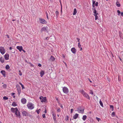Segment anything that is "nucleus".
<instances>
[{
  "mask_svg": "<svg viewBox=\"0 0 123 123\" xmlns=\"http://www.w3.org/2000/svg\"><path fill=\"white\" fill-rule=\"evenodd\" d=\"M38 66L40 67L42 65L41 64H40V63H38Z\"/></svg>",
  "mask_w": 123,
  "mask_h": 123,
  "instance_id": "obj_45",
  "label": "nucleus"
},
{
  "mask_svg": "<svg viewBox=\"0 0 123 123\" xmlns=\"http://www.w3.org/2000/svg\"><path fill=\"white\" fill-rule=\"evenodd\" d=\"M77 39L78 40V42L80 43V39L78 38H77Z\"/></svg>",
  "mask_w": 123,
  "mask_h": 123,
  "instance_id": "obj_47",
  "label": "nucleus"
},
{
  "mask_svg": "<svg viewBox=\"0 0 123 123\" xmlns=\"http://www.w3.org/2000/svg\"><path fill=\"white\" fill-rule=\"evenodd\" d=\"M69 117L68 116H67L65 118L66 121H68V120Z\"/></svg>",
  "mask_w": 123,
  "mask_h": 123,
  "instance_id": "obj_34",
  "label": "nucleus"
},
{
  "mask_svg": "<svg viewBox=\"0 0 123 123\" xmlns=\"http://www.w3.org/2000/svg\"><path fill=\"white\" fill-rule=\"evenodd\" d=\"M90 93L92 95H93V92L92 90H90Z\"/></svg>",
  "mask_w": 123,
  "mask_h": 123,
  "instance_id": "obj_40",
  "label": "nucleus"
},
{
  "mask_svg": "<svg viewBox=\"0 0 123 123\" xmlns=\"http://www.w3.org/2000/svg\"><path fill=\"white\" fill-rule=\"evenodd\" d=\"M57 111L58 112H60V108H58L57 109Z\"/></svg>",
  "mask_w": 123,
  "mask_h": 123,
  "instance_id": "obj_46",
  "label": "nucleus"
},
{
  "mask_svg": "<svg viewBox=\"0 0 123 123\" xmlns=\"http://www.w3.org/2000/svg\"><path fill=\"white\" fill-rule=\"evenodd\" d=\"M117 12L118 13V15L119 16L120 15V13H121L120 11L119 10H117Z\"/></svg>",
  "mask_w": 123,
  "mask_h": 123,
  "instance_id": "obj_32",
  "label": "nucleus"
},
{
  "mask_svg": "<svg viewBox=\"0 0 123 123\" xmlns=\"http://www.w3.org/2000/svg\"><path fill=\"white\" fill-rule=\"evenodd\" d=\"M44 112L45 113H46V110H45V111H44Z\"/></svg>",
  "mask_w": 123,
  "mask_h": 123,
  "instance_id": "obj_60",
  "label": "nucleus"
},
{
  "mask_svg": "<svg viewBox=\"0 0 123 123\" xmlns=\"http://www.w3.org/2000/svg\"><path fill=\"white\" fill-rule=\"evenodd\" d=\"M0 73L2 74L4 77L6 76V72L4 70H2L0 71Z\"/></svg>",
  "mask_w": 123,
  "mask_h": 123,
  "instance_id": "obj_14",
  "label": "nucleus"
},
{
  "mask_svg": "<svg viewBox=\"0 0 123 123\" xmlns=\"http://www.w3.org/2000/svg\"><path fill=\"white\" fill-rule=\"evenodd\" d=\"M62 90L63 92L66 94H68L69 92L68 89L66 87H64L63 88Z\"/></svg>",
  "mask_w": 123,
  "mask_h": 123,
  "instance_id": "obj_5",
  "label": "nucleus"
},
{
  "mask_svg": "<svg viewBox=\"0 0 123 123\" xmlns=\"http://www.w3.org/2000/svg\"><path fill=\"white\" fill-rule=\"evenodd\" d=\"M19 84L21 86V87H22V89H23L24 88V86H23V85L21 83V82H19Z\"/></svg>",
  "mask_w": 123,
  "mask_h": 123,
  "instance_id": "obj_30",
  "label": "nucleus"
},
{
  "mask_svg": "<svg viewBox=\"0 0 123 123\" xmlns=\"http://www.w3.org/2000/svg\"><path fill=\"white\" fill-rule=\"evenodd\" d=\"M121 16L123 17V12H122L121 13Z\"/></svg>",
  "mask_w": 123,
  "mask_h": 123,
  "instance_id": "obj_51",
  "label": "nucleus"
},
{
  "mask_svg": "<svg viewBox=\"0 0 123 123\" xmlns=\"http://www.w3.org/2000/svg\"><path fill=\"white\" fill-rule=\"evenodd\" d=\"M11 110L12 112L15 113L17 117L19 118H20L21 116L20 115V112L17 108H12L11 109Z\"/></svg>",
  "mask_w": 123,
  "mask_h": 123,
  "instance_id": "obj_1",
  "label": "nucleus"
},
{
  "mask_svg": "<svg viewBox=\"0 0 123 123\" xmlns=\"http://www.w3.org/2000/svg\"><path fill=\"white\" fill-rule=\"evenodd\" d=\"M3 98V99L5 100H7L8 99V98L6 96L4 97Z\"/></svg>",
  "mask_w": 123,
  "mask_h": 123,
  "instance_id": "obj_36",
  "label": "nucleus"
},
{
  "mask_svg": "<svg viewBox=\"0 0 123 123\" xmlns=\"http://www.w3.org/2000/svg\"><path fill=\"white\" fill-rule=\"evenodd\" d=\"M10 68V66L8 65H6V68L7 70L8 69Z\"/></svg>",
  "mask_w": 123,
  "mask_h": 123,
  "instance_id": "obj_29",
  "label": "nucleus"
},
{
  "mask_svg": "<svg viewBox=\"0 0 123 123\" xmlns=\"http://www.w3.org/2000/svg\"><path fill=\"white\" fill-rule=\"evenodd\" d=\"M61 14H62V9L61 10Z\"/></svg>",
  "mask_w": 123,
  "mask_h": 123,
  "instance_id": "obj_54",
  "label": "nucleus"
},
{
  "mask_svg": "<svg viewBox=\"0 0 123 123\" xmlns=\"http://www.w3.org/2000/svg\"><path fill=\"white\" fill-rule=\"evenodd\" d=\"M47 28L45 27H43L42 28L41 30V31L42 32L43 31H47Z\"/></svg>",
  "mask_w": 123,
  "mask_h": 123,
  "instance_id": "obj_16",
  "label": "nucleus"
},
{
  "mask_svg": "<svg viewBox=\"0 0 123 123\" xmlns=\"http://www.w3.org/2000/svg\"><path fill=\"white\" fill-rule=\"evenodd\" d=\"M7 37L9 38V36L8 35H7Z\"/></svg>",
  "mask_w": 123,
  "mask_h": 123,
  "instance_id": "obj_62",
  "label": "nucleus"
},
{
  "mask_svg": "<svg viewBox=\"0 0 123 123\" xmlns=\"http://www.w3.org/2000/svg\"><path fill=\"white\" fill-rule=\"evenodd\" d=\"M14 94H15V93H12V95H13Z\"/></svg>",
  "mask_w": 123,
  "mask_h": 123,
  "instance_id": "obj_61",
  "label": "nucleus"
},
{
  "mask_svg": "<svg viewBox=\"0 0 123 123\" xmlns=\"http://www.w3.org/2000/svg\"><path fill=\"white\" fill-rule=\"evenodd\" d=\"M78 47L79 48H80L81 47V45L80 44V43H78Z\"/></svg>",
  "mask_w": 123,
  "mask_h": 123,
  "instance_id": "obj_41",
  "label": "nucleus"
},
{
  "mask_svg": "<svg viewBox=\"0 0 123 123\" xmlns=\"http://www.w3.org/2000/svg\"><path fill=\"white\" fill-rule=\"evenodd\" d=\"M99 104L102 107H103V105L102 101L100 99L99 102Z\"/></svg>",
  "mask_w": 123,
  "mask_h": 123,
  "instance_id": "obj_26",
  "label": "nucleus"
},
{
  "mask_svg": "<svg viewBox=\"0 0 123 123\" xmlns=\"http://www.w3.org/2000/svg\"><path fill=\"white\" fill-rule=\"evenodd\" d=\"M62 56L64 57V58L65 57V55L64 54H62Z\"/></svg>",
  "mask_w": 123,
  "mask_h": 123,
  "instance_id": "obj_55",
  "label": "nucleus"
},
{
  "mask_svg": "<svg viewBox=\"0 0 123 123\" xmlns=\"http://www.w3.org/2000/svg\"><path fill=\"white\" fill-rule=\"evenodd\" d=\"M77 12L76 9V8H75L74 9V11L73 13V15H75L76 14Z\"/></svg>",
  "mask_w": 123,
  "mask_h": 123,
  "instance_id": "obj_23",
  "label": "nucleus"
},
{
  "mask_svg": "<svg viewBox=\"0 0 123 123\" xmlns=\"http://www.w3.org/2000/svg\"><path fill=\"white\" fill-rule=\"evenodd\" d=\"M61 107L62 108H63V106H62V105H61Z\"/></svg>",
  "mask_w": 123,
  "mask_h": 123,
  "instance_id": "obj_56",
  "label": "nucleus"
},
{
  "mask_svg": "<svg viewBox=\"0 0 123 123\" xmlns=\"http://www.w3.org/2000/svg\"><path fill=\"white\" fill-rule=\"evenodd\" d=\"M18 71L19 72V74L20 76H21L22 75V72L20 70H19Z\"/></svg>",
  "mask_w": 123,
  "mask_h": 123,
  "instance_id": "obj_37",
  "label": "nucleus"
},
{
  "mask_svg": "<svg viewBox=\"0 0 123 123\" xmlns=\"http://www.w3.org/2000/svg\"><path fill=\"white\" fill-rule=\"evenodd\" d=\"M84 109L83 108H82L80 107H79L77 108V111L80 113L83 114L84 112Z\"/></svg>",
  "mask_w": 123,
  "mask_h": 123,
  "instance_id": "obj_4",
  "label": "nucleus"
},
{
  "mask_svg": "<svg viewBox=\"0 0 123 123\" xmlns=\"http://www.w3.org/2000/svg\"><path fill=\"white\" fill-rule=\"evenodd\" d=\"M115 113L114 112H113L111 114V115L112 116H113L115 115Z\"/></svg>",
  "mask_w": 123,
  "mask_h": 123,
  "instance_id": "obj_44",
  "label": "nucleus"
},
{
  "mask_svg": "<svg viewBox=\"0 0 123 123\" xmlns=\"http://www.w3.org/2000/svg\"><path fill=\"white\" fill-rule=\"evenodd\" d=\"M110 108H111L112 109V111L113 110V105H110Z\"/></svg>",
  "mask_w": 123,
  "mask_h": 123,
  "instance_id": "obj_39",
  "label": "nucleus"
},
{
  "mask_svg": "<svg viewBox=\"0 0 123 123\" xmlns=\"http://www.w3.org/2000/svg\"><path fill=\"white\" fill-rule=\"evenodd\" d=\"M28 108L30 110H32L34 108V105L31 103H29L27 105Z\"/></svg>",
  "mask_w": 123,
  "mask_h": 123,
  "instance_id": "obj_3",
  "label": "nucleus"
},
{
  "mask_svg": "<svg viewBox=\"0 0 123 123\" xmlns=\"http://www.w3.org/2000/svg\"><path fill=\"white\" fill-rule=\"evenodd\" d=\"M40 23L42 24H46L47 22L44 19H40Z\"/></svg>",
  "mask_w": 123,
  "mask_h": 123,
  "instance_id": "obj_10",
  "label": "nucleus"
},
{
  "mask_svg": "<svg viewBox=\"0 0 123 123\" xmlns=\"http://www.w3.org/2000/svg\"><path fill=\"white\" fill-rule=\"evenodd\" d=\"M17 48L18 49L19 51L21 52L22 51V49H23V47L21 46H17Z\"/></svg>",
  "mask_w": 123,
  "mask_h": 123,
  "instance_id": "obj_12",
  "label": "nucleus"
},
{
  "mask_svg": "<svg viewBox=\"0 0 123 123\" xmlns=\"http://www.w3.org/2000/svg\"><path fill=\"white\" fill-rule=\"evenodd\" d=\"M4 58L6 60H7L9 59V55L8 53H6L4 55Z\"/></svg>",
  "mask_w": 123,
  "mask_h": 123,
  "instance_id": "obj_13",
  "label": "nucleus"
},
{
  "mask_svg": "<svg viewBox=\"0 0 123 123\" xmlns=\"http://www.w3.org/2000/svg\"><path fill=\"white\" fill-rule=\"evenodd\" d=\"M55 14L56 17H58L59 15V12L58 11H56L55 12Z\"/></svg>",
  "mask_w": 123,
  "mask_h": 123,
  "instance_id": "obj_31",
  "label": "nucleus"
},
{
  "mask_svg": "<svg viewBox=\"0 0 123 123\" xmlns=\"http://www.w3.org/2000/svg\"><path fill=\"white\" fill-rule=\"evenodd\" d=\"M87 116L86 115H84L83 116L82 119L84 121H85L86 119Z\"/></svg>",
  "mask_w": 123,
  "mask_h": 123,
  "instance_id": "obj_25",
  "label": "nucleus"
},
{
  "mask_svg": "<svg viewBox=\"0 0 123 123\" xmlns=\"http://www.w3.org/2000/svg\"><path fill=\"white\" fill-rule=\"evenodd\" d=\"M92 9L93 11V12L94 13V14H96V13H98L97 12V11L95 8H92Z\"/></svg>",
  "mask_w": 123,
  "mask_h": 123,
  "instance_id": "obj_20",
  "label": "nucleus"
},
{
  "mask_svg": "<svg viewBox=\"0 0 123 123\" xmlns=\"http://www.w3.org/2000/svg\"><path fill=\"white\" fill-rule=\"evenodd\" d=\"M116 5L118 7H119L120 6V4L119 3L118 1H117L116 2Z\"/></svg>",
  "mask_w": 123,
  "mask_h": 123,
  "instance_id": "obj_27",
  "label": "nucleus"
},
{
  "mask_svg": "<svg viewBox=\"0 0 123 123\" xmlns=\"http://www.w3.org/2000/svg\"><path fill=\"white\" fill-rule=\"evenodd\" d=\"M49 39V38L48 37L46 38V40H48Z\"/></svg>",
  "mask_w": 123,
  "mask_h": 123,
  "instance_id": "obj_50",
  "label": "nucleus"
},
{
  "mask_svg": "<svg viewBox=\"0 0 123 123\" xmlns=\"http://www.w3.org/2000/svg\"><path fill=\"white\" fill-rule=\"evenodd\" d=\"M46 16H47V18L48 19L49 18H48V14L47 13V12H46Z\"/></svg>",
  "mask_w": 123,
  "mask_h": 123,
  "instance_id": "obj_52",
  "label": "nucleus"
},
{
  "mask_svg": "<svg viewBox=\"0 0 123 123\" xmlns=\"http://www.w3.org/2000/svg\"><path fill=\"white\" fill-rule=\"evenodd\" d=\"M0 61L2 63H4V60L1 57L0 58Z\"/></svg>",
  "mask_w": 123,
  "mask_h": 123,
  "instance_id": "obj_24",
  "label": "nucleus"
},
{
  "mask_svg": "<svg viewBox=\"0 0 123 123\" xmlns=\"http://www.w3.org/2000/svg\"><path fill=\"white\" fill-rule=\"evenodd\" d=\"M61 10L62 9V6L61 4Z\"/></svg>",
  "mask_w": 123,
  "mask_h": 123,
  "instance_id": "obj_59",
  "label": "nucleus"
},
{
  "mask_svg": "<svg viewBox=\"0 0 123 123\" xmlns=\"http://www.w3.org/2000/svg\"><path fill=\"white\" fill-rule=\"evenodd\" d=\"M42 116H43V118H45V114H43L42 115Z\"/></svg>",
  "mask_w": 123,
  "mask_h": 123,
  "instance_id": "obj_42",
  "label": "nucleus"
},
{
  "mask_svg": "<svg viewBox=\"0 0 123 123\" xmlns=\"http://www.w3.org/2000/svg\"><path fill=\"white\" fill-rule=\"evenodd\" d=\"M96 119L99 122V121H100L101 120V119L100 118H99L97 117H96Z\"/></svg>",
  "mask_w": 123,
  "mask_h": 123,
  "instance_id": "obj_35",
  "label": "nucleus"
},
{
  "mask_svg": "<svg viewBox=\"0 0 123 123\" xmlns=\"http://www.w3.org/2000/svg\"><path fill=\"white\" fill-rule=\"evenodd\" d=\"M21 103L23 104H25L26 103V100L25 98H23L21 100Z\"/></svg>",
  "mask_w": 123,
  "mask_h": 123,
  "instance_id": "obj_11",
  "label": "nucleus"
},
{
  "mask_svg": "<svg viewBox=\"0 0 123 123\" xmlns=\"http://www.w3.org/2000/svg\"><path fill=\"white\" fill-rule=\"evenodd\" d=\"M56 100H58V98H56Z\"/></svg>",
  "mask_w": 123,
  "mask_h": 123,
  "instance_id": "obj_63",
  "label": "nucleus"
},
{
  "mask_svg": "<svg viewBox=\"0 0 123 123\" xmlns=\"http://www.w3.org/2000/svg\"><path fill=\"white\" fill-rule=\"evenodd\" d=\"M0 52L2 55L4 54L5 52L4 48L3 47H0Z\"/></svg>",
  "mask_w": 123,
  "mask_h": 123,
  "instance_id": "obj_6",
  "label": "nucleus"
},
{
  "mask_svg": "<svg viewBox=\"0 0 123 123\" xmlns=\"http://www.w3.org/2000/svg\"><path fill=\"white\" fill-rule=\"evenodd\" d=\"M40 111V109H39L38 110H36V112L38 114H39V113Z\"/></svg>",
  "mask_w": 123,
  "mask_h": 123,
  "instance_id": "obj_38",
  "label": "nucleus"
},
{
  "mask_svg": "<svg viewBox=\"0 0 123 123\" xmlns=\"http://www.w3.org/2000/svg\"><path fill=\"white\" fill-rule=\"evenodd\" d=\"M50 59L51 61H53L55 60V58L53 56H51L50 58Z\"/></svg>",
  "mask_w": 123,
  "mask_h": 123,
  "instance_id": "obj_19",
  "label": "nucleus"
},
{
  "mask_svg": "<svg viewBox=\"0 0 123 123\" xmlns=\"http://www.w3.org/2000/svg\"><path fill=\"white\" fill-rule=\"evenodd\" d=\"M92 6L93 7V8H94V7H95V5H94V4H92Z\"/></svg>",
  "mask_w": 123,
  "mask_h": 123,
  "instance_id": "obj_53",
  "label": "nucleus"
},
{
  "mask_svg": "<svg viewBox=\"0 0 123 123\" xmlns=\"http://www.w3.org/2000/svg\"><path fill=\"white\" fill-rule=\"evenodd\" d=\"M95 2L94 1H92V4H95Z\"/></svg>",
  "mask_w": 123,
  "mask_h": 123,
  "instance_id": "obj_48",
  "label": "nucleus"
},
{
  "mask_svg": "<svg viewBox=\"0 0 123 123\" xmlns=\"http://www.w3.org/2000/svg\"><path fill=\"white\" fill-rule=\"evenodd\" d=\"M81 48V49H80V50H81V49H82V48L81 47L80 48Z\"/></svg>",
  "mask_w": 123,
  "mask_h": 123,
  "instance_id": "obj_64",
  "label": "nucleus"
},
{
  "mask_svg": "<svg viewBox=\"0 0 123 123\" xmlns=\"http://www.w3.org/2000/svg\"><path fill=\"white\" fill-rule=\"evenodd\" d=\"M80 92L84 97L89 100L90 99V98L88 95L83 90H80Z\"/></svg>",
  "mask_w": 123,
  "mask_h": 123,
  "instance_id": "obj_2",
  "label": "nucleus"
},
{
  "mask_svg": "<svg viewBox=\"0 0 123 123\" xmlns=\"http://www.w3.org/2000/svg\"><path fill=\"white\" fill-rule=\"evenodd\" d=\"M3 88H6V87L7 86L6 84H5L3 85Z\"/></svg>",
  "mask_w": 123,
  "mask_h": 123,
  "instance_id": "obj_33",
  "label": "nucleus"
},
{
  "mask_svg": "<svg viewBox=\"0 0 123 123\" xmlns=\"http://www.w3.org/2000/svg\"><path fill=\"white\" fill-rule=\"evenodd\" d=\"M12 105L14 106H15L17 105L16 103L14 102L12 104Z\"/></svg>",
  "mask_w": 123,
  "mask_h": 123,
  "instance_id": "obj_28",
  "label": "nucleus"
},
{
  "mask_svg": "<svg viewBox=\"0 0 123 123\" xmlns=\"http://www.w3.org/2000/svg\"><path fill=\"white\" fill-rule=\"evenodd\" d=\"M44 74V71L43 70H41L40 73V76L42 77Z\"/></svg>",
  "mask_w": 123,
  "mask_h": 123,
  "instance_id": "obj_17",
  "label": "nucleus"
},
{
  "mask_svg": "<svg viewBox=\"0 0 123 123\" xmlns=\"http://www.w3.org/2000/svg\"><path fill=\"white\" fill-rule=\"evenodd\" d=\"M22 114L23 116H28L29 115V113L25 111H23Z\"/></svg>",
  "mask_w": 123,
  "mask_h": 123,
  "instance_id": "obj_9",
  "label": "nucleus"
},
{
  "mask_svg": "<svg viewBox=\"0 0 123 123\" xmlns=\"http://www.w3.org/2000/svg\"><path fill=\"white\" fill-rule=\"evenodd\" d=\"M16 87L18 90V94L19 95L21 92V88L20 86L19 85H17L16 86Z\"/></svg>",
  "mask_w": 123,
  "mask_h": 123,
  "instance_id": "obj_8",
  "label": "nucleus"
},
{
  "mask_svg": "<svg viewBox=\"0 0 123 123\" xmlns=\"http://www.w3.org/2000/svg\"><path fill=\"white\" fill-rule=\"evenodd\" d=\"M53 117V119L54 121H56V118L55 117V114L54 113H53L52 114Z\"/></svg>",
  "mask_w": 123,
  "mask_h": 123,
  "instance_id": "obj_21",
  "label": "nucleus"
},
{
  "mask_svg": "<svg viewBox=\"0 0 123 123\" xmlns=\"http://www.w3.org/2000/svg\"><path fill=\"white\" fill-rule=\"evenodd\" d=\"M98 15V13H96V14H94V15L95 17V20H96L98 18V16L97 15Z\"/></svg>",
  "mask_w": 123,
  "mask_h": 123,
  "instance_id": "obj_22",
  "label": "nucleus"
},
{
  "mask_svg": "<svg viewBox=\"0 0 123 123\" xmlns=\"http://www.w3.org/2000/svg\"><path fill=\"white\" fill-rule=\"evenodd\" d=\"M71 51L74 54H75L76 53V49L74 47L71 48Z\"/></svg>",
  "mask_w": 123,
  "mask_h": 123,
  "instance_id": "obj_15",
  "label": "nucleus"
},
{
  "mask_svg": "<svg viewBox=\"0 0 123 123\" xmlns=\"http://www.w3.org/2000/svg\"><path fill=\"white\" fill-rule=\"evenodd\" d=\"M73 109H71V113H72L73 112Z\"/></svg>",
  "mask_w": 123,
  "mask_h": 123,
  "instance_id": "obj_49",
  "label": "nucleus"
},
{
  "mask_svg": "<svg viewBox=\"0 0 123 123\" xmlns=\"http://www.w3.org/2000/svg\"><path fill=\"white\" fill-rule=\"evenodd\" d=\"M39 98L41 102H45L47 100L46 97H43L42 96H40V97Z\"/></svg>",
  "mask_w": 123,
  "mask_h": 123,
  "instance_id": "obj_7",
  "label": "nucleus"
},
{
  "mask_svg": "<svg viewBox=\"0 0 123 123\" xmlns=\"http://www.w3.org/2000/svg\"><path fill=\"white\" fill-rule=\"evenodd\" d=\"M22 51H23L24 52H25V51L24 49H22Z\"/></svg>",
  "mask_w": 123,
  "mask_h": 123,
  "instance_id": "obj_57",
  "label": "nucleus"
},
{
  "mask_svg": "<svg viewBox=\"0 0 123 123\" xmlns=\"http://www.w3.org/2000/svg\"><path fill=\"white\" fill-rule=\"evenodd\" d=\"M12 49V47H10V49L11 50Z\"/></svg>",
  "mask_w": 123,
  "mask_h": 123,
  "instance_id": "obj_58",
  "label": "nucleus"
},
{
  "mask_svg": "<svg viewBox=\"0 0 123 123\" xmlns=\"http://www.w3.org/2000/svg\"><path fill=\"white\" fill-rule=\"evenodd\" d=\"M78 114L77 113L76 114H75L74 115L73 117L74 119H76L78 118Z\"/></svg>",
  "mask_w": 123,
  "mask_h": 123,
  "instance_id": "obj_18",
  "label": "nucleus"
},
{
  "mask_svg": "<svg viewBox=\"0 0 123 123\" xmlns=\"http://www.w3.org/2000/svg\"><path fill=\"white\" fill-rule=\"evenodd\" d=\"M95 6H98V2H96L95 3Z\"/></svg>",
  "mask_w": 123,
  "mask_h": 123,
  "instance_id": "obj_43",
  "label": "nucleus"
}]
</instances>
